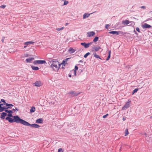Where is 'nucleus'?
<instances>
[{
	"instance_id": "obj_1",
	"label": "nucleus",
	"mask_w": 152,
	"mask_h": 152,
	"mask_svg": "<svg viewBox=\"0 0 152 152\" xmlns=\"http://www.w3.org/2000/svg\"><path fill=\"white\" fill-rule=\"evenodd\" d=\"M52 63L50 65L51 67L53 70L56 72H57L60 67V64L58 61L53 60Z\"/></svg>"
},
{
	"instance_id": "obj_2",
	"label": "nucleus",
	"mask_w": 152,
	"mask_h": 152,
	"mask_svg": "<svg viewBox=\"0 0 152 152\" xmlns=\"http://www.w3.org/2000/svg\"><path fill=\"white\" fill-rule=\"evenodd\" d=\"M13 118H14V122L17 123H21L25 126L26 124H27V121L20 118L18 115L13 116Z\"/></svg>"
},
{
	"instance_id": "obj_3",
	"label": "nucleus",
	"mask_w": 152,
	"mask_h": 152,
	"mask_svg": "<svg viewBox=\"0 0 152 152\" xmlns=\"http://www.w3.org/2000/svg\"><path fill=\"white\" fill-rule=\"evenodd\" d=\"M12 104H9L7 103L0 104V112H1L10 108V107L13 106Z\"/></svg>"
},
{
	"instance_id": "obj_4",
	"label": "nucleus",
	"mask_w": 152,
	"mask_h": 152,
	"mask_svg": "<svg viewBox=\"0 0 152 152\" xmlns=\"http://www.w3.org/2000/svg\"><path fill=\"white\" fill-rule=\"evenodd\" d=\"M131 100L128 99V101L126 103L125 105L122 107V110H125L130 107V104L131 103Z\"/></svg>"
},
{
	"instance_id": "obj_5",
	"label": "nucleus",
	"mask_w": 152,
	"mask_h": 152,
	"mask_svg": "<svg viewBox=\"0 0 152 152\" xmlns=\"http://www.w3.org/2000/svg\"><path fill=\"white\" fill-rule=\"evenodd\" d=\"M109 33L110 34H116L117 35H122L124 34V33L121 31H110Z\"/></svg>"
},
{
	"instance_id": "obj_6",
	"label": "nucleus",
	"mask_w": 152,
	"mask_h": 152,
	"mask_svg": "<svg viewBox=\"0 0 152 152\" xmlns=\"http://www.w3.org/2000/svg\"><path fill=\"white\" fill-rule=\"evenodd\" d=\"M33 63L34 64H43L46 63V61L44 60H36L34 61Z\"/></svg>"
},
{
	"instance_id": "obj_7",
	"label": "nucleus",
	"mask_w": 152,
	"mask_h": 152,
	"mask_svg": "<svg viewBox=\"0 0 152 152\" xmlns=\"http://www.w3.org/2000/svg\"><path fill=\"white\" fill-rule=\"evenodd\" d=\"M26 123L27 124H26V126H32V127H33L34 128H38L40 127V126L39 125H38L37 124H31L27 122H26Z\"/></svg>"
},
{
	"instance_id": "obj_8",
	"label": "nucleus",
	"mask_w": 152,
	"mask_h": 152,
	"mask_svg": "<svg viewBox=\"0 0 152 152\" xmlns=\"http://www.w3.org/2000/svg\"><path fill=\"white\" fill-rule=\"evenodd\" d=\"M92 43V42L88 43H86V42H82L80 43V44L84 46L85 48H87L89 47L90 45Z\"/></svg>"
},
{
	"instance_id": "obj_9",
	"label": "nucleus",
	"mask_w": 152,
	"mask_h": 152,
	"mask_svg": "<svg viewBox=\"0 0 152 152\" xmlns=\"http://www.w3.org/2000/svg\"><path fill=\"white\" fill-rule=\"evenodd\" d=\"M34 43V42L32 41H28L25 42L24 43L25 46H24L23 48H26L28 45H33Z\"/></svg>"
},
{
	"instance_id": "obj_10",
	"label": "nucleus",
	"mask_w": 152,
	"mask_h": 152,
	"mask_svg": "<svg viewBox=\"0 0 152 152\" xmlns=\"http://www.w3.org/2000/svg\"><path fill=\"white\" fill-rule=\"evenodd\" d=\"M34 84L35 86L37 87H40L42 85V83L41 81H36Z\"/></svg>"
},
{
	"instance_id": "obj_11",
	"label": "nucleus",
	"mask_w": 152,
	"mask_h": 152,
	"mask_svg": "<svg viewBox=\"0 0 152 152\" xmlns=\"http://www.w3.org/2000/svg\"><path fill=\"white\" fill-rule=\"evenodd\" d=\"M69 59V58H68L65 59L63 61L62 63H61V64H60V65H63V66H65V65L67 64V61Z\"/></svg>"
},
{
	"instance_id": "obj_12",
	"label": "nucleus",
	"mask_w": 152,
	"mask_h": 152,
	"mask_svg": "<svg viewBox=\"0 0 152 152\" xmlns=\"http://www.w3.org/2000/svg\"><path fill=\"white\" fill-rule=\"evenodd\" d=\"M87 34L88 37H91L94 36L95 35V33L94 32L92 31L87 32Z\"/></svg>"
},
{
	"instance_id": "obj_13",
	"label": "nucleus",
	"mask_w": 152,
	"mask_h": 152,
	"mask_svg": "<svg viewBox=\"0 0 152 152\" xmlns=\"http://www.w3.org/2000/svg\"><path fill=\"white\" fill-rule=\"evenodd\" d=\"M142 27L143 28H151V26L150 25L145 23L144 24L142 25Z\"/></svg>"
},
{
	"instance_id": "obj_14",
	"label": "nucleus",
	"mask_w": 152,
	"mask_h": 152,
	"mask_svg": "<svg viewBox=\"0 0 152 152\" xmlns=\"http://www.w3.org/2000/svg\"><path fill=\"white\" fill-rule=\"evenodd\" d=\"M6 119L10 123H12L14 122V118L13 119L10 117H7L6 118Z\"/></svg>"
},
{
	"instance_id": "obj_15",
	"label": "nucleus",
	"mask_w": 152,
	"mask_h": 152,
	"mask_svg": "<svg viewBox=\"0 0 152 152\" xmlns=\"http://www.w3.org/2000/svg\"><path fill=\"white\" fill-rule=\"evenodd\" d=\"M69 94H72L74 96H77L80 93H75L74 91H71L69 93Z\"/></svg>"
},
{
	"instance_id": "obj_16",
	"label": "nucleus",
	"mask_w": 152,
	"mask_h": 152,
	"mask_svg": "<svg viewBox=\"0 0 152 152\" xmlns=\"http://www.w3.org/2000/svg\"><path fill=\"white\" fill-rule=\"evenodd\" d=\"M78 69V67L77 66H75V69L71 71L70 72H73L74 73L75 76H76V70Z\"/></svg>"
},
{
	"instance_id": "obj_17",
	"label": "nucleus",
	"mask_w": 152,
	"mask_h": 152,
	"mask_svg": "<svg viewBox=\"0 0 152 152\" xmlns=\"http://www.w3.org/2000/svg\"><path fill=\"white\" fill-rule=\"evenodd\" d=\"M43 119L41 118L37 119L36 121V123L38 124H42L43 123Z\"/></svg>"
},
{
	"instance_id": "obj_18",
	"label": "nucleus",
	"mask_w": 152,
	"mask_h": 152,
	"mask_svg": "<svg viewBox=\"0 0 152 152\" xmlns=\"http://www.w3.org/2000/svg\"><path fill=\"white\" fill-rule=\"evenodd\" d=\"M1 116L0 117V118L2 119H4L5 118V117L6 116V115H7V113L4 112H3V113H1Z\"/></svg>"
},
{
	"instance_id": "obj_19",
	"label": "nucleus",
	"mask_w": 152,
	"mask_h": 152,
	"mask_svg": "<svg viewBox=\"0 0 152 152\" xmlns=\"http://www.w3.org/2000/svg\"><path fill=\"white\" fill-rule=\"evenodd\" d=\"M75 50L73 48H70L68 50V51L70 53H72L75 52Z\"/></svg>"
},
{
	"instance_id": "obj_20",
	"label": "nucleus",
	"mask_w": 152,
	"mask_h": 152,
	"mask_svg": "<svg viewBox=\"0 0 152 152\" xmlns=\"http://www.w3.org/2000/svg\"><path fill=\"white\" fill-rule=\"evenodd\" d=\"M34 59V58H27L26 59V61L27 62H31Z\"/></svg>"
},
{
	"instance_id": "obj_21",
	"label": "nucleus",
	"mask_w": 152,
	"mask_h": 152,
	"mask_svg": "<svg viewBox=\"0 0 152 152\" xmlns=\"http://www.w3.org/2000/svg\"><path fill=\"white\" fill-rule=\"evenodd\" d=\"M36 110L35 108L34 107H31L30 109V112L31 113L34 112Z\"/></svg>"
},
{
	"instance_id": "obj_22",
	"label": "nucleus",
	"mask_w": 152,
	"mask_h": 152,
	"mask_svg": "<svg viewBox=\"0 0 152 152\" xmlns=\"http://www.w3.org/2000/svg\"><path fill=\"white\" fill-rule=\"evenodd\" d=\"M93 55L96 58L101 59V58L99 57V56L96 53H94L93 54Z\"/></svg>"
},
{
	"instance_id": "obj_23",
	"label": "nucleus",
	"mask_w": 152,
	"mask_h": 152,
	"mask_svg": "<svg viewBox=\"0 0 152 152\" xmlns=\"http://www.w3.org/2000/svg\"><path fill=\"white\" fill-rule=\"evenodd\" d=\"M108 56L107 58V59H106L107 61L108 60L110 57V55H111V50H109L108 52Z\"/></svg>"
},
{
	"instance_id": "obj_24",
	"label": "nucleus",
	"mask_w": 152,
	"mask_h": 152,
	"mask_svg": "<svg viewBox=\"0 0 152 152\" xmlns=\"http://www.w3.org/2000/svg\"><path fill=\"white\" fill-rule=\"evenodd\" d=\"M32 69L34 70H37L39 69V68L37 66H31Z\"/></svg>"
},
{
	"instance_id": "obj_25",
	"label": "nucleus",
	"mask_w": 152,
	"mask_h": 152,
	"mask_svg": "<svg viewBox=\"0 0 152 152\" xmlns=\"http://www.w3.org/2000/svg\"><path fill=\"white\" fill-rule=\"evenodd\" d=\"M90 15V14H87V13H85L84 15H83V19H85L86 18H88V17Z\"/></svg>"
},
{
	"instance_id": "obj_26",
	"label": "nucleus",
	"mask_w": 152,
	"mask_h": 152,
	"mask_svg": "<svg viewBox=\"0 0 152 152\" xmlns=\"http://www.w3.org/2000/svg\"><path fill=\"white\" fill-rule=\"evenodd\" d=\"M122 23L124 24L127 25L129 23V21L128 20H126L125 21H123Z\"/></svg>"
},
{
	"instance_id": "obj_27",
	"label": "nucleus",
	"mask_w": 152,
	"mask_h": 152,
	"mask_svg": "<svg viewBox=\"0 0 152 152\" xmlns=\"http://www.w3.org/2000/svg\"><path fill=\"white\" fill-rule=\"evenodd\" d=\"M4 111L5 112L8 113H13V112L12 110H7V109H5L4 110Z\"/></svg>"
},
{
	"instance_id": "obj_28",
	"label": "nucleus",
	"mask_w": 152,
	"mask_h": 152,
	"mask_svg": "<svg viewBox=\"0 0 152 152\" xmlns=\"http://www.w3.org/2000/svg\"><path fill=\"white\" fill-rule=\"evenodd\" d=\"M100 48L99 47H95L94 48V49L96 51H98L99 50V49H100Z\"/></svg>"
},
{
	"instance_id": "obj_29",
	"label": "nucleus",
	"mask_w": 152,
	"mask_h": 152,
	"mask_svg": "<svg viewBox=\"0 0 152 152\" xmlns=\"http://www.w3.org/2000/svg\"><path fill=\"white\" fill-rule=\"evenodd\" d=\"M98 39L99 37H95L93 40V42H97L98 40Z\"/></svg>"
},
{
	"instance_id": "obj_30",
	"label": "nucleus",
	"mask_w": 152,
	"mask_h": 152,
	"mask_svg": "<svg viewBox=\"0 0 152 152\" xmlns=\"http://www.w3.org/2000/svg\"><path fill=\"white\" fill-rule=\"evenodd\" d=\"M129 133L128 129H126V130H125V136H126L127 135H128L129 134Z\"/></svg>"
},
{
	"instance_id": "obj_31",
	"label": "nucleus",
	"mask_w": 152,
	"mask_h": 152,
	"mask_svg": "<svg viewBox=\"0 0 152 152\" xmlns=\"http://www.w3.org/2000/svg\"><path fill=\"white\" fill-rule=\"evenodd\" d=\"M138 90V88H136V89H134L133 91L132 94L133 95L135 93L137 92Z\"/></svg>"
},
{
	"instance_id": "obj_32",
	"label": "nucleus",
	"mask_w": 152,
	"mask_h": 152,
	"mask_svg": "<svg viewBox=\"0 0 152 152\" xmlns=\"http://www.w3.org/2000/svg\"><path fill=\"white\" fill-rule=\"evenodd\" d=\"M90 54V53L89 52H88L84 56V57L85 58H86Z\"/></svg>"
},
{
	"instance_id": "obj_33",
	"label": "nucleus",
	"mask_w": 152,
	"mask_h": 152,
	"mask_svg": "<svg viewBox=\"0 0 152 152\" xmlns=\"http://www.w3.org/2000/svg\"><path fill=\"white\" fill-rule=\"evenodd\" d=\"M64 28V27H62L61 28H57L56 29V30L58 31H60L61 30H62Z\"/></svg>"
},
{
	"instance_id": "obj_34",
	"label": "nucleus",
	"mask_w": 152,
	"mask_h": 152,
	"mask_svg": "<svg viewBox=\"0 0 152 152\" xmlns=\"http://www.w3.org/2000/svg\"><path fill=\"white\" fill-rule=\"evenodd\" d=\"M58 152H63V150L62 148H59L58 149Z\"/></svg>"
},
{
	"instance_id": "obj_35",
	"label": "nucleus",
	"mask_w": 152,
	"mask_h": 152,
	"mask_svg": "<svg viewBox=\"0 0 152 152\" xmlns=\"http://www.w3.org/2000/svg\"><path fill=\"white\" fill-rule=\"evenodd\" d=\"M68 1H65L64 2V5H66L68 4Z\"/></svg>"
},
{
	"instance_id": "obj_36",
	"label": "nucleus",
	"mask_w": 152,
	"mask_h": 152,
	"mask_svg": "<svg viewBox=\"0 0 152 152\" xmlns=\"http://www.w3.org/2000/svg\"><path fill=\"white\" fill-rule=\"evenodd\" d=\"M8 116L10 117H13V116L11 114V113H9L7 115Z\"/></svg>"
},
{
	"instance_id": "obj_37",
	"label": "nucleus",
	"mask_w": 152,
	"mask_h": 152,
	"mask_svg": "<svg viewBox=\"0 0 152 152\" xmlns=\"http://www.w3.org/2000/svg\"><path fill=\"white\" fill-rule=\"evenodd\" d=\"M108 115V114H107L106 115H104L103 116V118H106Z\"/></svg>"
},
{
	"instance_id": "obj_38",
	"label": "nucleus",
	"mask_w": 152,
	"mask_h": 152,
	"mask_svg": "<svg viewBox=\"0 0 152 152\" xmlns=\"http://www.w3.org/2000/svg\"><path fill=\"white\" fill-rule=\"evenodd\" d=\"M6 7V5H2L0 6V7L2 8H4Z\"/></svg>"
},
{
	"instance_id": "obj_39",
	"label": "nucleus",
	"mask_w": 152,
	"mask_h": 152,
	"mask_svg": "<svg viewBox=\"0 0 152 152\" xmlns=\"http://www.w3.org/2000/svg\"><path fill=\"white\" fill-rule=\"evenodd\" d=\"M110 26V25H109V24H107L106 26H105V28L107 29L109 27V26Z\"/></svg>"
},
{
	"instance_id": "obj_40",
	"label": "nucleus",
	"mask_w": 152,
	"mask_h": 152,
	"mask_svg": "<svg viewBox=\"0 0 152 152\" xmlns=\"http://www.w3.org/2000/svg\"><path fill=\"white\" fill-rule=\"evenodd\" d=\"M1 101L2 102H4V103H6V102H5V100L3 99H1Z\"/></svg>"
},
{
	"instance_id": "obj_41",
	"label": "nucleus",
	"mask_w": 152,
	"mask_h": 152,
	"mask_svg": "<svg viewBox=\"0 0 152 152\" xmlns=\"http://www.w3.org/2000/svg\"><path fill=\"white\" fill-rule=\"evenodd\" d=\"M136 30L138 32H140V29L139 28H138V27L137 28Z\"/></svg>"
},
{
	"instance_id": "obj_42",
	"label": "nucleus",
	"mask_w": 152,
	"mask_h": 152,
	"mask_svg": "<svg viewBox=\"0 0 152 152\" xmlns=\"http://www.w3.org/2000/svg\"><path fill=\"white\" fill-rule=\"evenodd\" d=\"M141 8H142V9H145V7L144 6H141L140 7Z\"/></svg>"
},
{
	"instance_id": "obj_43",
	"label": "nucleus",
	"mask_w": 152,
	"mask_h": 152,
	"mask_svg": "<svg viewBox=\"0 0 152 152\" xmlns=\"http://www.w3.org/2000/svg\"><path fill=\"white\" fill-rule=\"evenodd\" d=\"M126 118H125L124 117H123V121H125L126 120Z\"/></svg>"
},
{
	"instance_id": "obj_44",
	"label": "nucleus",
	"mask_w": 152,
	"mask_h": 152,
	"mask_svg": "<svg viewBox=\"0 0 152 152\" xmlns=\"http://www.w3.org/2000/svg\"><path fill=\"white\" fill-rule=\"evenodd\" d=\"M69 77H72V75H69Z\"/></svg>"
},
{
	"instance_id": "obj_45",
	"label": "nucleus",
	"mask_w": 152,
	"mask_h": 152,
	"mask_svg": "<svg viewBox=\"0 0 152 152\" xmlns=\"http://www.w3.org/2000/svg\"><path fill=\"white\" fill-rule=\"evenodd\" d=\"M1 41H2V42H4V39H1Z\"/></svg>"
},
{
	"instance_id": "obj_46",
	"label": "nucleus",
	"mask_w": 152,
	"mask_h": 152,
	"mask_svg": "<svg viewBox=\"0 0 152 152\" xmlns=\"http://www.w3.org/2000/svg\"><path fill=\"white\" fill-rule=\"evenodd\" d=\"M15 110H17V111H18V109L17 108H15Z\"/></svg>"
},
{
	"instance_id": "obj_47",
	"label": "nucleus",
	"mask_w": 152,
	"mask_h": 152,
	"mask_svg": "<svg viewBox=\"0 0 152 152\" xmlns=\"http://www.w3.org/2000/svg\"><path fill=\"white\" fill-rule=\"evenodd\" d=\"M64 66H62V68H63V69H64Z\"/></svg>"
},
{
	"instance_id": "obj_48",
	"label": "nucleus",
	"mask_w": 152,
	"mask_h": 152,
	"mask_svg": "<svg viewBox=\"0 0 152 152\" xmlns=\"http://www.w3.org/2000/svg\"><path fill=\"white\" fill-rule=\"evenodd\" d=\"M68 24V23H66V26Z\"/></svg>"
},
{
	"instance_id": "obj_49",
	"label": "nucleus",
	"mask_w": 152,
	"mask_h": 152,
	"mask_svg": "<svg viewBox=\"0 0 152 152\" xmlns=\"http://www.w3.org/2000/svg\"><path fill=\"white\" fill-rule=\"evenodd\" d=\"M55 101H54L53 102V104H54V103L55 102Z\"/></svg>"
},
{
	"instance_id": "obj_50",
	"label": "nucleus",
	"mask_w": 152,
	"mask_h": 152,
	"mask_svg": "<svg viewBox=\"0 0 152 152\" xmlns=\"http://www.w3.org/2000/svg\"><path fill=\"white\" fill-rule=\"evenodd\" d=\"M150 118H152V116H151L150 117Z\"/></svg>"
},
{
	"instance_id": "obj_51",
	"label": "nucleus",
	"mask_w": 152,
	"mask_h": 152,
	"mask_svg": "<svg viewBox=\"0 0 152 152\" xmlns=\"http://www.w3.org/2000/svg\"><path fill=\"white\" fill-rule=\"evenodd\" d=\"M1 103V102H0V103Z\"/></svg>"
}]
</instances>
